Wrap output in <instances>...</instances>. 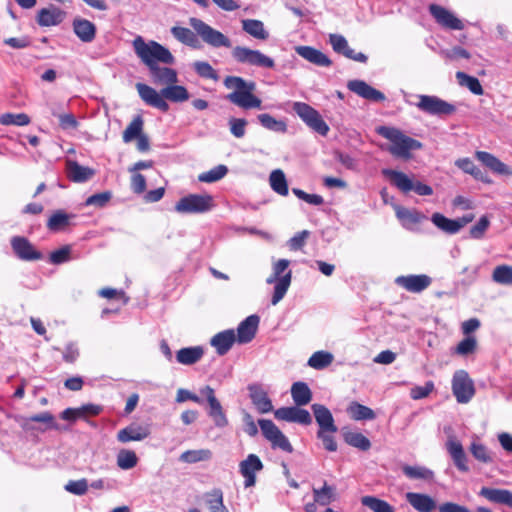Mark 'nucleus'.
<instances>
[{"label":"nucleus","mask_w":512,"mask_h":512,"mask_svg":"<svg viewBox=\"0 0 512 512\" xmlns=\"http://www.w3.org/2000/svg\"><path fill=\"white\" fill-rule=\"evenodd\" d=\"M201 395L206 397L209 409L208 415L212 418L214 425L218 428H224L228 425L227 416L219 400L215 396L214 389L206 385L200 389Z\"/></svg>","instance_id":"15"},{"label":"nucleus","mask_w":512,"mask_h":512,"mask_svg":"<svg viewBox=\"0 0 512 512\" xmlns=\"http://www.w3.org/2000/svg\"><path fill=\"white\" fill-rule=\"evenodd\" d=\"M419 101L416 106L419 110L431 115H451L456 111V107L433 95H418Z\"/></svg>","instance_id":"13"},{"label":"nucleus","mask_w":512,"mask_h":512,"mask_svg":"<svg viewBox=\"0 0 512 512\" xmlns=\"http://www.w3.org/2000/svg\"><path fill=\"white\" fill-rule=\"evenodd\" d=\"M296 53L307 60L308 62L319 67H330L332 61L322 51L311 46H297L295 47Z\"/></svg>","instance_id":"26"},{"label":"nucleus","mask_w":512,"mask_h":512,"mask_svg":"<svg viewBox=\"0 0 512 512\" xmlns=\"http://www.w3.org/2000/svg\"><path fill=\"white\" fill-rule=\"evenodd\" d=\"M75 218V215L68 214L63 210L55 211L48 219L47 227L52 232H58L65 229L71 224V220Z\"/></svg>","instance_id":"38"},{"label":"nucleus","mask_w":512,"mask_h":512,"mask_svg":"<svg viewBox=\"0 0 512 512\" xmlns=\"http://www.w3.org/2000/svg\"><path fill=\"white\" fill-rule=\"evenodd\" d=\"M65 17V13L58 7L50 6L42 8L37 14V23L42 27L56 26Z\"/></svg>","instance_id":"28"},{"label":"nucleus","mask_w":512,"mask_h":512,"mask_svg":"<svg viewBox=\"0 0 512 512\" xmlns=\"http://www.w3.org/2000/svg\"><path fill=\"white\" fill-rule=\"evenodd\" d=\"M382 174L387 177L391 184L397 187L403 193L414 191L421 196H429L433 193V189L424 183L413 182L405 173L392 170L383 169Z\"/></svg>","instance_id":"8"},{"label":"nucleus","mask_w":512,"mask_h":512,"mask_svg":"<svg viewBox=\"0 0 512 512\" xmlns=\"http://www.w3.org/2000/svg\"><path fill=\"white\" fill-rule=\"evenodd\" d=\"M315 421L319 426L317 438L322 441L323 447L329 452L337 450V443L334 434L338 431L331 411L322 404H312L311 406Z\"/></svg>","instance_id":"6"},{"label":"nucleus","mask_w":512,"mask_h":512,"mask_svg":"<svg viewBox=\"0 0 512 512\" xmlns=\"http://www.w3.org/2000/svg\"><path fill=\"white\" fill-rule=\"evenodd\" d=\"M333 355L327 351H317L308 359L307 365L316 370H322L333 362Z\"/></svg>","instance_id":"45"},{"label":"nucleus","mask_w":512,"mask_h":512,"mask_svg":"<svg viewBox=\"0 0 512 512\" xmlns=\"http://www.w3.org/2000/svg\"><path fill=\"white\" fill-rule=\"evenodd\" d=\"M88 488V480L85 478L79 480H70L64 486V489L67 492L77 496L85 495L88 491Z\"/></svg>","instance_id":"59"},{"label":"nucleus","mask_w":512,"mask_h":512,"mask_svg":"<svg viewBox=\"0 0 512 512\" xmlns=\"http://www.w3.org/2000/svg\"><path fill=\"white\" fill-rule=\"evenodd\" d=\"M291 396L297 406H305L312 400V392L305 382H295L291 386Z\"/></svg>","instance_id":"36"},{"label":"nucleus","mask_w":512,"mask_h":512,"mask_svg":"<svg viewBox=\"0 0 512 512\" xmlns=\"http://www.w3.org/2000/svg\"><path fill=\"white\" fill-rule=\"evenodd\" d=\"M377 132L391 142L387 150L391 155L397 158L409 159L411 157V151L422 148L420 141L405 135L397 128L380 126L377 128Z\"/></svg>","instance_id":"5"},{"label":"nucleus","mask_w":512,"mask_h":512,"mask_svg":"<svg viewBox=\"0 0 512 512\" xmlns=\"http://www.w3.org/2000/svg\"><path fill=\"white\" fill-rule=\"evenodd\" d=\"M235 342L236 334L233 329L221 331L210 339V345L215 348L219 356L227 354Z\"/></svg>","instance_id":"24"},{"label":"nucleus","mask_w":512,"mask_h":512,"mask_svg":"<svg viewBox=\"0 0 512 512\" xmlns=\"http://www.w3.org/2000/svg\"><path fill=\"white\" fill-rule=\"evenodd\" d=\"M470 452L476 460L482 463H491L493 461L490 451L481 443L473 442L470 446Z\"/></svg>","instance_id":"58"},{"label":"nucleus","mask_w":512,"mask_h":512,"mask_svg":"<svg viewBox=\"0 0 512 512\" xmlns=\"http://www.w3.org/2000/svg\"><path fill=\"white\" fill-rule=\"evenodd\" d=\"M76 36L84 43H90L95 39L96 26L84 18H75L72 23Z\"/></svg>","instance_id":"30"},{"label":"nucleus","mask_w":512,"mask_h":512,"mask_svg":"<svg viewBox=\"0 0 512 512\" xmlns=\"http://www.w3.org/2000/svg\"><path fill=\"white\" fill-rule=\"evenodd\" d=\"M289 264L290 262L287 259H280L276 261L273 265L272 274L266 280L268 284H275L271 299L273 305H276L283 299L291 284L292 272L289 270L283 274L287 270Z\"/></svg>","instance_id":"7"},{"label":"nucleus","mask_w":512,"mask_h":512,"mask_svg":"<svg viewBox=\"0 0 512 512\" xmlns=\"http://www.w3.org/2000/svg\"><path fill=\"white\" fill-rule=\"evenodd\" d=\"M456 78L461 86L467 87L473 94L482 95L484 93L478 78L460 71L456 73Z\"/></svg>","instance_id":"49"},{"label":"nucleus","mask_w":512,"mask_h":512,"mask_svg":"<svg viewBox=\"0 0 512 512\" xmlns=\"http://www.w3.org/2000/svg\"><path fill=\"white\" fill-rule=\"evenodd\" d=\"M475 156L492 172L499 175H512V170L494 155L485 151H477Z\"/></svg>","instance_id":"31"},{"label":"nucleus","mask_w":512,"mask_h":512,"mask_svg":"<svg viewBox=\"0 0 512 512\" xmlns=\"http://www.w3.org/2000/svg\"><path fill=\"white\" fill-rule=\"evenodd\" d=\"M263 469V463L255 454H249L246 459L240 462L239 471L244 477V486L249 488L256 483V473Z\"/></svg>","instance_id":"18"},{"label":"nucleus","mask_w":512,"mask_h":512,"mask_svg":"<svg viewBox=\"0 0 512 512\" xmlns=\"http://www.w3.org/2000/svg\"><path fill=\"white\" fill-rule=\"evenodd\" d=\"M30 123V117L25 113L13 114L5 113L0 116V124L26 126Z\"/></svg>","instance_id":"55"},{"label":"nucleus","mask_w":512,"mask_h":512,"mask_svg":"<svg viewBox=\"0 0 512 512\" xmlns=\"http://www.w3.org/2000/svg\"><path fill=\"white\" fill-rule=\"evenodd\" d=\"M439 54L441 57H443L444 59H447V60H456L459 58H464V59L470 58V53L466 49H464L460 46H455L452 49H442L439 51Z\"/></svg>","instance_id":"62"},{"label":"nucleus","mask_w":512,"mask_h":512,"mask_svg":"<svg viewBox=\"0 0 512 512\" xmlns=\"http://www.w3.org/2000/svg\"><path fill=\"white\" fill-rule=\"evenodd\" d=\"M431 221L437 228L445 233L456 234L460 231V226L455 219H449L441 213H434L431 217Z\"/></svg>","instance_id":"43"},{"label":"nucleus","mask_w":512,"mask_h":512,"mask_svg":"<svg viewBox=\"0 0 512 512\" xmlns=\"http://www.w3.org/2000/svg\"><path fill=\"white\" fill-rule=\"evenodd\" d=\"M406 500L418 512H432L436 508V501L427 494L408 492Z\"/></svg>","instance_id":"32"},{"label":"nucleus","mask_w":512,"mask_h":512,"mask_svg":"<svg viewBox=\"0 0 512 512\" xmlns=\"http://www.w3.org/2000/svg\"><path fill=\"white\" fill-rule=\"evenodd\" d=\"M479 495L496 504L506 505L512 508V492L507 489L482 487Z\"/></svg>","instance_id":"29"},{"label":"nucleus","mask_w":512,"mask_h":512,"mask_svg":"<svg viewBox=\"0 0 512 512\" xmlns=\"http://www.w3.org/2000/svg\"><path fill=\"white\" fill-rule=\"evenodd\" d=\"M492 278L499 284H512V267L507 265L497 266L493 271Z\"/></svg>","instance_id":"56"},{"label":"nucleus","mask_w":512,"mask_h":512,"mask_svg":"<svg viewBox=\"0 0 512 512\" xmlns=\"http://www.w3.org/2000/svg\"><path fill=\"white\" fill-rule=\"evenodd\" d=\"M258 424L263 436L271 443L274 449L278 448L288 453L293 451V447L288 438L281 432V430L274 424L273 421L268 419H260Z\"/></svg>","instance_id":"14"},{"label":"nucleus","mask_w":512,"mask_h":512,"mask_svg":"<svg viewBox=\"0 0 512 512\" xmlns=\"http://www.w3.org/2000/svg\"><path fill=\"white\" fill-rule=\"evenodd\" d=\"M195 72L202 78L218 80V74L215 69L206 61H196L193 63Z\"/></svg>","instance_id":"57"},{"label":"nucleus","mask_w":512,"mask_h":512,"mask_svg":"<svg viewBox=\"0 0 512 512\" xmlns=\"http://www.w3.org/2000/svg\"><path fill=\"white\" fill-rule=\"evenodd\" d=\"M202 497L209 512H229L224 505V494L220 488H213L205 492Z\"/></svg>","instance_id":"33"},{"label":"nucleus","mask_w":512,"mask_h":512,"mask_svg":"<svg viewBox=\"0 0 512 512\" xmlns=\"http://www.w3.org/2000/svg\"><path fill=\"white\" fill-rule=\"evenodd\" d=\"M452 392L458 403H468L475 394L474 383L464 370H458L452 378Z\"/></svg>","instance_id":"12"},{"label":"nucleus","mask_w":512,"mask_h":512,"mask_svg":"<svg viewBox=\"0 0 512 512\" xmlns=\"http://www.w3.org/2000/svg\"><path fill=\"white\" fill-rule=\"evenodd\" d=\"M347 88L357 96L371 102H383L386 100L384 93L375 89L363 80H350L347 83Z\"/></svg>","instance_id":"19"},{"label":"nucleus","mask_w":512,"mask_h":512,"mask_svg":"<svg viewBox=\"0 0 512 512\" xmlns=\"http://www.w3.org/2000/svg\"><path fill=\"white\" fill-rule=\"evenodd\" d=\"M211 457L212 452L209 449L187 450L180 455L179 460L184 463H197L208 461Z\"/></svg>","instance_id":"48"},{"label":"nucleus","mask_w":512,"mask_h":512,"mask_svg":"<svg viewBox=\"0 0 512 512\" xmlns=\"http://www.w3.org/2000/svg\"><path fill=\"white\" fill-rule=\"evenodd\" d=\"M314 501L318 504L325 506L330 504L333 500L335 488L329 486L327 482H324L322 488H313Z\"/></svg>","instance_id":"52"},{"label":"nucleus","mask_w":512,"mask_h":512,"mask_svg":"<svg viewBox=\"0 0 512 512\" xmlns=\"http://www.w3.org/2000/svg\"><path fill=\"white\" fill-rule=\"evenodd\" d=\"M247 121L244 118H230L229 127L231 134L236 138L244 137Z\"/></svg>","instance_id":"63"},{"label":"nucleus","mask_w":512,"mask_h":512,"mask_svg":"<svg viewBox=\"0 0 512 512\" xmlns=\"http://www.w3.org/2000/svg\"><path fill=\"white\" fill-rule=\"evenodd\" d=\"M242 29L258 40H266L269 37L268 31L260 20L244 19L242 20Z\"/></svg>","instance_id":"39"},{"label":"nucleus","mask_w":512,"mask_h":512,"mask_svg":"<svg viewBox=\"0 0 512 512\" xmlns=\"http://www.w3.org/2000/svg\"><path fill=\"white\" fill-rule=\"evenodd\" d=\"M228 172V168L225 165H218L211 170L201 173L198 176V180L204 183H213L222 179Z\"/></svg>","instance_id":"54"},{"label":"nucleus","mask_w":512,"mask_h":512,"mask_svg":"<svg viewBox=\"0 0 512 512\" xmlns=\"http://www.w3.org/2000/svg\"><path fill=\"white\" fill-rule=\"evenodd\" d=\"M149 435L150 431L147 427L133 423L118 431L117 440L120 443L142 441Z\"/></svg>","instance_id":"27"},{"label":"nucleus","mask_w":512,"mask_h":512,"mask_svg":"<svg viewBox=\"0 0 512 512\" xmlns=\"http://www.w3.org/2000/svg\"><path fill=\"white\" fill-rule=\"evenodd\" d=\"M347 413L356 421L373 420L376 418V414L371 408L355 401L349 404Z\"/></svg>","instance_id":"40"},{"label":"nucleus","mask_w":512,"mask_h":512,"mask_svg":"<svg viewBox=\"0 0 512 512\" xmlns=\"http://www.w3.org/2000/svg\"><path fill=\"white\" fill-rule=\"evenodd\" d=\"M490 225V221L487 218V216H482L479 221L471 227L470 229V236L473 239H481L485 233V231L488 229Z\"/></svg>","instance_id":"64"},{"label":"nucleus","mask_w":512,"mask_h":512,"mask_svg":"<svg viewBox=\"0 0 512 512\" xmlns=\"http://www.w3.org/2000/svg\"><path fill=\"white\" fill-rule=\"evenodd\" d=\"M214 206L209 194H189L182 197L175 205V210L182 214H200L210 211Z\"/></svg>","instance_id":"10"},{"label":"nucleus","mask_w":512,"mask_h":512,"mask_svg":"<svg viewBox=\"0 0 512 512\" xmlns=\"http://www.w3.org/2000/svg\"><path fill=\"white\" fill-rule=\"evenodd\" d=\"M455 165L463 172L472 175L475 179L485 181L482 171L470 158H460L455 162Z\"/></svg>","instance_id":"53"},{"label":"nucleus","mask_w":512,"mask_h":512,"mask_svg":"<svg viewBox=\"0 0 512 512\" xmlns=\"http://www.w3.org/2000/svg\"><path fill=\"white\" fill-rule=\"evenodd\" d=\"M329 43L336 53L342 54L346 58L352 59L360 63L367 62L368 57L364 53L355 52L352 48H350V46L348 45V41L343 35L330 34Z\"/></svg>","instance_id":"21"},{"label":"nucleus","mask_w":512,"mask_h":512,"mask_svg":"<svg viewBox=\"0 0 512 512\" xmlns=\"http://www.w3.org/2000/svg\"><path fill=\"white\" fill-rule=\"evenodd\" d=\"M133 48L138 58L148 67L152 80L157 85L169 86L178 82L176 70L169 67H161L163 64H174L172 53L156 41L145 42L141 36L133 40Z\"/></svg>","instance_id":"1"},{"label":"nucleus","mask_w":512,"mask_h":512,"mask_svg":"<svg viewBox=\"0 0 512 512\" xmlns=\"http://www.w3.org/2000/svg\"><path fill=\"white\" fill-rule=\"evenodd\" d=\"M395 283L409 292L419 293L429 287L431 278L424 274L399 276Z\"/></svg>","instance_id":"23"},{"label":"nucleus","mask_w":512,"mask_h":512,"mask_svg":"<svg viewBox=\"0 0 512 512\" xmlns=\"http://www.w3.org/2000/svg\"><path fill=\"white\" fill-rule=\"evenodd\" d=\"M260 124L271 131L285 133L287 131V124L282 120H277L273 116L267 113L259 114L257 116Z\"/></svg>","instance_id":"47"},{"label":"nucleus","mask_w":512,"mask_h":512,"mask_svg":"<svg viewBox=\"0 0 512 512\" xmlns=\"http://www.w3.org/2000/svg\"><path fill=\"white\" fill-rule=\"evenodd\" d=\"M402 472L407 478L412 480L432 481L434 479V472L424 466L405 464L402 466Z\"/></svg>","instance_id":"37"},{"label":"nucleus","mask_w":512,"mask_h":512,"mask_svg":"<svg viewBox=\"0 0 512 512\" xmlns=\"http://www.w3.org/2000/svg\"><path fill=\"white\" fill-rule=\"evenodd\" d=\"M231 54L233 59L240 64L265 69H272L275 66V62L271 57L263 54L259 50H254L245 46L234 47Z\"/></svg>","instance_id":"9"},{"label":"nucleus","mask_w":512,"mask_h":512,"mask_svg":"<svg viewBox=\"0 0 512 512\" xmlns=\"http://www.w3.org/2000/svg\"><path fill=\"white\" fill-rule=\"evenodd\" d=\"M269 183L271 189L281 196H287L289 193L288 183L284 172L281 169H275L270 173Z\"/></svg>","instance_id":"41"},{"label":"nucleus","mask_w":512,"mask_h":512,"mask_svg":"<svg viewBox=\"0 0 512 512\" xmlns=\"http://www.w3.org/2000/svg\"><path fill=\"white\" fill-rule=\"evenodd\" d=\"M293 111L299 118L313 131L321 136H326L329 132V126L323 120L320 113L312 106L304 102H294Z\"/></svg>","instance_id":"11"},{"label":"nucleus","mask_w":512,"mask_h":512,"mask_svg":"<svg viewBox=\"0 0 512 512\" xmlns=\"http://www.w3.org/2000/svg\"><path fill=\"white\" fill-rule=\"evenodd\" d=\"M259 322H240L237 328L236 341L246 344L253 340L258 330Z\"/></svg>","instance_id":"42"},{"label":"nucleus","mask_w":512,"mask_h":512,"mask_svg":"<svg viewBox=\"0 0 512 512\" xmlns=\"http://www.w3.org/2000/svg\"><path fill=\"white\" fill-rule=\"evenodd\" d=\"M143 119L141 116L135 117L123 132V141L129 143L142 134Z\"/></svg>","instance_id":"51"},{"label":"nucleus","mask_w":512,"mask_h":512,"mask_svg":"<svg viewBox=\"0 0 512 512\" xmlns=\"http://www.w3.org/2000/svg\"><path fill=\"white\" fill-rule=\"evenodd\" d=\"M249 397L252 404L261 414L269 413L273 410L271 399L268 397L267 391L259 383H252L247 386Z\"/></svg>","instance_id":"20"},{"label":"nucleus","mask_w":512,"mask_h":512,"mask_svg":"<svg viewBox=\"0 0 512 512\" xmlns=\"http://www.w3.org/2000/svg\"><path fill=\"white\" fill-rule=\"evenodd\" d=\"M343 438L348 445L361 451H367L371 448L370 440L360 432H344Z\"/></svg>","instance_id":"44"},{"label":"nucleus","mask_w":512,"mask_h":512,"mask_svg":"<svg viewBox=\"0 0 512 512\" xmlns=\"http://www.w3.org/2000/svg\"><path fill=\"white\" fill-rule=\"evenodd\" d=\"M189 25L193 28L195 33L185 27H173L171 29L172 35L181 43L196 48L198 46L197 35L207 45L220 48V47H231L230 39L225 36L222 32L214 29L201 19L192 17L189 19Z\"/></svg>","instance_id":"2"},{"label":"nucleus","mask_w":512,"mask_h":512,"mask_svg":"<svg viewBox=\"0 0 512 512\" xmlns=\"http://www.w3.org/2000/svg\"><path fill=\"white\" fill-rule=\"evenodd\" d=\"M446 448L457 469L461 472H468V458L462 444L454 438H449L446 443Z\"/></svg>","instance_id":"25"},{"label":"nucleus","mask_w":512,"mask_h":512,"mask_svg":"<svg viewBox=\"0 0 512 512\" xmlns=\"http://www.w3.org/2000/svg\"><path fill=\"white\" fill-rule=\"evenodd\" d=\"M361 504L371 509L373 512H394L393 506L387 501L375 496H363L361 498Z\"/></svg>","instance_id":"46"},{"label":"nucleus","mask_w":512,"mask_h":512,"mask_svg":"<svg viewBox=\"0 0 512 512\" xmlns=\"http://www.w3.org/2000/svg\"><path fill=\"white\" fill-rule=\"evenodd\" d=\"M224 86L233 90L226 95V99L232 104L244 109H260L262 100L253 94L256 89V83L246 81L239 76H227L224 79Z\"/></svg>","instance_id":"4"},{"label":"nucleus","mask_w":512,"mask_h":512,"mask_svg":"<svg viewBox=\"0 0 512 512\" xmlns=\"http://www.w3.org/2000/svg\"><path fill=\"white\" fill-rule=\"evenodd\" d=\"M95 171L89 167L82 166L75 161L67 162L68 178L76 183H83L92 178Z\"/></svg>","instance_id":"34"},{"label":"nucleus","mask_w":512,"mask_h":512,"mask_svg":"<svg viewBox=\"0 0 512 512\" xmlns=\"http://www.w3.org/2000/svg\"><path fill=\"white\" fill-rule=\"evenodd\" d=\"M11 246L18 258L25 261H35L43 258L41 252L37 251L27 238L15 236L11 239Z\"/></svg>","instance_id":"22"},{"label":"nucleus","mask_w":512,"mask_h":512,"mask_svg":"<svg viewBox=\"0 0 512 512\" xmlns=\"http://www.w3.org/2000/svg\"><path fill=\"white\" fill-rule=\"evenodd\" d=\"M98 295L109 300H115L120 304H126L128 301L124 291L114 288H102L98 291Z\"/></svg>","instance_id":"61"},{"label":"nucleus","mask_w":512,"mask_h":512,"mask_svg":"<svg viewBox=\"0 0 512 512\" xmlns=\"http://www.w3.org/2000/svg\"><path fill=\"white\" fill-rule=\"evenodd\" d=\"M301 406L281 407L274 412V416L278 420L299 423L302 425H310L312 417L310 413L300 408Z\"/></svg>","instance_id":"17"},{"label":"nucleus","mask_w":512,"mask_h":512,"mask_svg":"<svg viewBox=\"0 0 512 512\" xmlns=\"http://www.w3.org/2000/svg\"><path fill=\"white\" fill-rule=\"evenodd\" d=\"M429 12L441 27L449 30L464 29L463 22L443 6L431 4Z\"/></svg>","instance_id":"16"},{"label":"nucleus","mask_w":512,"mask_h":512,"mask_svg":"<svg viewBox=\"0 0 512 512\" xmlns=\"http://www.w3.org/2000/svg\"><path fill=\"white\" fill-rule=\"evenodd\" d=\"M111 198H112V193L110 191H104V192L89 196L85 201V205L86 206H95L97 208H103L108 204V202L111 200Z\"/></svg>","instance_id":"60"},{"label":"nucleus","mask_w":512,"mask_h":512,"mask_svg":"<svg viewBox=\"0 0 512 512\" xmlns=\"http://www.w3.org/2000/svg\"><path fill=\"white\" fill-rule=\"evenodd\" d=\"M204 353L205 351L202 346L185 347L177 352L176 359L180 364L194 365L202 359Z\"/></svg>","instance_id":"35"},{"label":"nucleus","mask_w":512,"mask_h":512,"mask_svg":"<svg viewBox=\"0 0 512 512\" xmlns=\"http://www.w3.org/2000/svg\"><path fill=\"white\" fill-rule=\"evenodd\" d=\"M136 89L140 98L147 105L157 108L162 112L169 110V104L165 99L175 103H181L190 98L188 90L184 86L176 84H170L162 88L160 92L144 83H137Z\"/></svg>","instance_id":"3"},{"label":"nucleus","mask_w":512,"mask_h":512,"mask_svg":"<svg viewBox=\"0 0 512 512\" xmlns=\"http://www.w3.org/2000/svg\"><path fill=\"white\" fill-rule=\"evenodd\" d=\"M138 463V457L132 450L122 449L117 454V465L122 470H130Z\"/></svg>","instance_id":"50"}]
</instances>
